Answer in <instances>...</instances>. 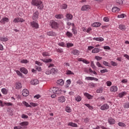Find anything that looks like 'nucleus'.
<instances>
[{
  "mask_svg": "<svg viewBox=\"0 0 129 129\" xmlns=\"http://www.w3.org/2000/svg\"><path fill=\"white\" fill-rule=\"evenodd\" d=\"M72 32H73L74 34H75V35H77V30H76L75 29V27H73V28H72Z\"/></svg>",
  "mask_w": 129,
  "mask_h": 129,
  "instance_id": "nucleus-51",
  "label": "nucleus"
},
{
  "mask_svg": "<svg viewBox=\"0 0 129 129\" xmlns=\"http://www.w3.org/2000/svg\"><path fill=\"white\" fill-rule=\"evenodd\" d=\"M23 104H24V105H25V106H26V107H31V105H30L29 104V103H28L26 101H23Z\"/></svg>",
  "mask_w": 129,
  "mask_h": 129,
  "instance_id": "nucleus-36",
  "label": "nucleus"
},
{
  "mask_svg": "<svg viewBox=\"0 0 129 129\" xmlns=\"http://www.w3.org/2000/svg\"><path fill=\"white\" fill-rule=\"evenodd\" d=\"M68 7V5H67V4H63L61 6V9H63V10H66V9H67Z\"/></svg>",
  "mask_w": 129,
  "mask_h": 129,
  "instance_id": "nucleus-47",
  "label": "nucleus"
},
{
  "mask_svg": "<svg viewBox=\"0 0 129 129\" xmlns=\"http://www.w3.org/2000/svg\"><path fill=\"white\" fill-rule=\"evenodd\" d=\"M118 125H119V126H121V127H125V126H126V125H125V123L122 122H118Z\"/></svg>",
  "mask_w": 129,
  "mask_h": 129,
  "instance_id": "nucleus-29",
  "label": "nucleus"
},
{
  "mask_svg": "<svg viewBox=\"0 0 129 129\" xmlns=\"http://www.w3.org/2000/svg\"><path fill=\"white\" fill-rule=\"evenodd\" d=\"M82 62L85 63V64H89L90 63V62L86 59H82Z\"/></svg>",
  "mask_w": 129,
  "mask_h": 129,
  "instance_id": "nucleus-55",
  "label": "nucleus"
},
{
  "mask_svg": "<svg viewBox=\"0 0 129 129\" xmlns=\"http://www.w3.org/2000/svg\"><path fill=\"white\" fill-rule=\"evenodd\" d=\"M30 83L32 85H37L39 83V81L37 79H34L31 81Z\"/></svg>",
  "mask_w": 129,
  "mask_h": 129,
  "instance_id": "nucleus-17",
  "label": "nucleus"
},
{
  "mask_svg": "<svg viewBox=\"0 0 129 129\" xmlns=\"http://www.w3.org/2000/svg\"><path fill=\"white\" fill-rule=\"evenodd\" d=\"M103 65H105V66H108V62L107 61H103Z\"/></svg>",
  "mask_w": 129,
  "mask_h": 129,
  "instance_id": "nucleus-64",
  "label": "nucleus"
},
{
  "mask_svg": "<svg viewBox=\"0 0 129 129\" xmlns=\"http://www.w3.org/2000/svg\"><path fill=\"white\" fill-rule=\"evenodd\" d=\"M107 86H111L112 83L110 81L106 82Z\"/></svg>",
  "mask_w": 129,
  "mask_h": 129,
  "instance_id": "nucleus-62",
  "label": "nucleus"
},
{
  "mask_svg": "<svg viewBox=\"0 0 129 129\" xmlns=\"http://www.w3.org/2000/svg\"><path fill=\"white\" fill-rule=\"evenodd\" d=\"M124 108H129V102L125 103L123 105Z\"/></svg>",
  "mask_w": 129,
  "mask_h": 129,
  "instance_id": "nucleus-56",
  "label": "nucleus"
},
{
  "mask_svg": "<svg viewBox=\"0 0 129 129\" xmlns=\"http://www.w3.org/2000/svg\"><path fill=\"white\" fill-rule=\"evenodd\" d=\"M103 91V89L102 88H99L97 90L96 92L97 93H102Z\"/></svg>",
  "mask_w": 129,
  "mask_h": 129,
  "instance_id": "nucleus-46",
  "label": "nucleus"
},
{
  "mask_svg": "<svg viewBox=\"0 0 129 129\" xmlns=\"http://www.w3.org/2000/svg\"><path fill=\"white\" fill-rule=\"evenodd\" d=\"M1 91L3 94H8V90L6 88L2 89Z\"/></svg>",
  "mask_w": 129,
  "mask_h": 129,
  "instance_id": "nucleus-31",
  "label": "nucleus"
},
{
  "mask_svg": "<svg viewBox=\"0 0 129 129\" xmlns=\"http://www.w3.org/2000/svg\"><path fill=\"white\" fill-rule=\"evenodd\" d=\"M99 52H100V49L97 48H95L92 50L93 54H96L97 53H99Z\"/></svg>",
  "mask_w": 129,
  "mask_h": 129,
  "instance_id": "nucleus-18",
  "label": "nucleus"
},
{
  "mask_svg": "<svg viewBox=\"0 0 129 129\" xmlns=\"http://www.w3.org/2000/svg\"><path fill=\"white\" fill-rule=\"evenodd\" d=\"M31 106H33L34 107H36V106H38V104L31 102L30 103Z\"/></svg>",
  "mask_w": 129,
  "mask_h": 129,
  "instance_id": "nucleus-53",
  "label": "nucleus"
},
{
  "mask_svg": "<svg viewBox=\"0 0 129 129\" xmlns=\"http://www.w3.org/2000/svg\"><path fill=\"white\" fill-rule=\"evenodd\" d=\"M57 84H59V85H64V81H63V80H58L57 81Z\"/></svg>",
  "mask_w": 129,
  "mask_h": 129,
  "instance_id": "nucleus-28",
  "label": "nucleus"
},
{
  "mask_svg": "<svg viewBox=\"0 0 129 129\" xmlns=\"http://www.w3.org/2000/svg\"><path fill=\"white\" fill-rule=\"evenodd\" d=\"M72 53L74 55H79V50L77 49H74L72 51Z\"/></svg>",
  "mask_w": 129,
  "mask_h": 129,
  "instance_id": "nucleus-27",
  "label": "nucleus"
},
{
  "mask_svg": "<svg viewBox=\"0 0 129 129\" xmlns=\"http://www.w3.org/2000/svg\"><path fill=\"white\" fill-rule=\"evenodd\" d=\"M49 94L52 95L54 94V92L53 91V89L52 88H50L49 90Z\"/></svg>",
  "mask_w": 129,
  "mask_h": 129,
  "instance_id": "nucleus-57",
  "label": "nucleus"
},
{
  "mask_svg": "<svg viewBox=\"0 0 129 129\" xmlns=\"http://www.w3.org/2000/svg\"><path fill=\"white\" fill-rule=\"evenodd\" d=\"M118 89L116 86H112L110 88V91L111 92H116Z\"/></svg>",
  "mask_w": 129,
  "mask_h": 129,
  "instance_id": "nucleus-9",
  "label": "nucleus"
},
{
  "mask_svg": "<svg viewBox=\"0 0 129 129\" xmlns=\"http://www.w3.org/2000/svg\"><path fill=\"white\" fill-rule=\"evenodd\" d=\"M93 40L98 42H103V41H104V39L102 37H95L93 38Z\"/></svg>",
  "mask_w": 129,
  "mask_h": 129,
  "instance_id": "nucleus-15",
  "label": "nucleus"
},
{
  "mask_svg": "<svg viewBox=\"0 0 129 129\" xmlns=\"http://www.w3.org/2000/svg\"><path fill=\"white\" fill-rule=\"evenodd\" d=\"M31 27L34 29H39V24L35 21L31 22Z\"/></svg>",
  "mask_w": 129,
  "mask_h": 129,
  "instance_id": "nucleus-4",
  "label": "nucleus"
},
{
  "mask_svg": "<svg viewBox=\"0 0 129 129\" xmlns=\"http://www.w3.org/2000/svg\"><path fill=\"white\" fill-rule=\"evenodd\" d=\"M90 6L89 5H84L81 8V11H89Z\"/></svg>",
  "mask_w": 129,
  "mask_h": 129,
  "instance_id": "nucleus-12",
  "label": "nucleus"
},
{
  "mask_svg": "<svg viewBox=\"0 0 129 129\" xmlns=\"http://www.w3.org/2000/svg\"><path fill=\"white\" fill-rule=\"evenodd\" d=\"M126 95V92H122L119 93L118 96H119V97H120V98H121L122 97H123V96H124V95Z\"/></svg>",
  "mask_w": 129,
  "mask_h": 129,
  "instance_id": "nucleus-25",
  "label": "nucleus"
},
{
  "mask_svg": "<svg viewBox=\"0 0 129 129\" xmlns=\"http://www.w3.org/2000/svg\"><path fill=\"white\" fill-rule=\"evenodd\" d=\"M25 22V20L21 18H16L13 20L14 23H23Z\"/></svg>",
  "mask_w": 129,
  "mask_h": 129,
  "instance_id": "nucleus-3",
  "label": "nucleus"
},
{
  "mask_svg": "<svg viewBox=\"0 0 129 129\" xmlns=\"http://www.w3.org/2000/svg\"><path fill=\"white\" fill-rule=\"evenodd\" d=\"M58 46H60V47H65L66 45L64 42H60L58 43Z\"/></svg>",
  "mask_w": 129,
  "mask_h": 129,
  "instance_id": "nucleus-49",
  "label": "nucleus"
},
{
  "mask_svg": "<svg viewBox=\"0 0 129 129\" xmlns=\"http://www.w3.org/2000/svg\"><path fill=\"white\" fill-rule=\"evenodd\" d=\"M49 25L51 26L52 29H58V28H59V23L54 20H50Z\"/></svg>",
  "mask_w": 129,
  "mask_h": 129,
  "instance_id": "nucleus-2",
  "label": "nucleus"
},
{
  "mask_svg": "<svg viewBox=\"0 0 129 129\" xmlns=\"http://www.w3.org/2000/svg\"><path fill=\"white\" fill-rule=\"evenodd\" d=\"M126 17V15L124 14H122L120 15H118L117 18H121V19H123Z\"/></svg>",
  "mask_w": 129,
  "mask_h": 129,
  "instance_id": "nucleus-35",
  "label": "nucleus"
},
{
  "mask_svg": "<svg viewBox=\"0 0 129 129\" xmlns=\"http://www.w3.org/2000/svg\"><path fill=\"white\" fill-rule=\"evenodd\" d=\"M68 125H69V126H72L73 127H78V125L76 123L73 122H70Z\"/></svg>",
  "mask_w": 129,
  "mask_h": 129,
  "instance_id": "nucleus-19",
  "label": "nucleus"
},
{
  "mask_svg": "<svg viewBox=\"0 0 129 129\" xmlns=\"http://www.w3.org/2000/svg\"><path fill=\"white\" fill-rule=\"evenodd\" d=\"M119 29L121 30V31H123L124 30H125V26L124 25H119Z\"/></svg>",
  "mask_w": 129,
  "mask_h": 129,
  "instance_id": "nucleus-34",
  "label": "nucleus"
},
{
  "mask_svg": "<svg viewBox=\"0 0 129 129\" xmlns=\"http://www.w3.org/2000/svg\"><path fill=\"white\" fill-rule=\"evenodd\" d=\"M103 21L104 22H109V19L108 17H104Z\"/></svg>",
  "mask_w": 129,
  "mask_h": 129,
  "instance_id": "nucleus-60",
  "label": "nucleus"
},
{
  "mask_svg": "<svg viewBox=\"0 0 129 129\" xmlns=\"http://www.w3.org/2000/svg\"><path fill=\"white\" fill-rule=\"evenodd\" d=\"M65 100H66V99H65V97L64 96L59 97L57 99V101L58 102H60L61 103H63V102H65Z\"/></svg>",
  "mask_w": 129,
  "mask_h": 129,
  "instance_id": "nucleus-11",
  "label": "nucleus"
},
{
  "mask_svg": "<svg viewBox=\"0 0 129 129\" xmlns=\"http://www.w3.org/2000/svg\"><path fill=\"white\" fill-rule=\"evenodd\" d=\"M66 17L68 20H72V18H73V16L71 14H67Z\"/></svg>",
  "mask_w": 129,
  "mask_h": 129,
  "instance_id": "nucleus-26",
  "label": "nucleus"
},
{
  "mask_svg": "<svg viewBox=\"0 0 129 129\" xmlns=\"http://www.w3.org/2000/svg\"><path fill=\"white\" fill-rule=\"evenodd\" d=\"M47 35L48 36H55V32H53L52 31H48L47 32Z\"/></svg>",
  "mask_w": 129,
  "mask_h": 129,
  "instance_id": "nucleus-32",
  "label": "nucleus"
},
{
  "mask_svg": "<svg viewBox=\"0 0 129 129\" xmlns=\"http://www.w3.org/2000/svg\"><path fill=\"white\" fill-rule=\"evenodd\" d=\"M20 125L24 126V125H28L29 124V122L28 121H23L20 123Z\"/></svg>",
  "mask_w": 129,
  "mask_h": 129,
  "instance_id": "nucleus-33",
  "label": "nucleus"
},
{
  "mask_svg": "<svg viewBox=\"0 0 129 129\" xmlns=\"http://www.w3.org/2000/svg\"><path fill=\"white\" fill-rule=\"evenodd\" d=\"M23 87V86L22 85V84L19 82H17L15 84V88L16 89H21Z\"/></svg>",
  "mask_w": 129,
  "mask_h": 129,
  "instance_id": "nucleus-14",
  "label": "nucleus"
},
{
  "mask_svg": "<svg viewBox=\"0 0 129 129\" xmlns=\"http://www.w3.org/2000/svg\"><path fill=\"white\" fill-rule=\"evenodd\" d=\"M38 16H39V12L37 11H36L33 14V16L32 17L33 20H34V21H36V20H37Z\"/></svg>",
  "mask_w": 129,
  "mask_h": 129,
  "instance_id": "nucleus-13",
  "label": "nucleus"
},
{
  "mask_svg": "<svg viewBox=\"0 0 129 129\" xmlns=\"http://www.w3.org/2000/svg\"><path fill=\"white\" fill-rule=\"evenodd\" d=\"M4 104H5L6 105H8V106H12V105H13V103H4Z\"/></svg>",
  "mask_w": 129,
  "mask_h": 129,
  "instance_id": "nucleus-61",
  "label": "nucleus"
},
{
  "mask_svg": "<svg viewBox=\"0 0 129 129\" xmlns=\"http://www.w3.org/2000/svg\"><path fill=\"white\" fill-rule=\"evenodd\" d=\"M22 95L25 97L29 95V90L27 89H24L22 91Z\"/></svg>",
  "mask_w": 129,
  "mask_h": 129,
  "instance_id": "nucleus-10",
  "label": "nucleus"
},
{
  "mask_svg": "<svg viewBox=\"0 0 129 129\" xmlns=\"http://www.w3.org/2000/svg\"><path fill=\"white\" fill-rule=\"evenodd\" d=\"M43 62H44V63H51L52 62V59L49 58V59H41Z\"/></svg>",
  "mask_w": 129,
  "mask_h": 129,
  "instance_id": "nucleus-23",
  "label": "nucleus"
},
{
  "mask_svg": "<svg viewBox=\"0 0 129 129\" xmlns=\"http://www.w3.org/2000/svg\"><path fill=\"white\" fill-rule=\"evenodd\" d=\"M16 72L19 76H20V77H23V74H22L19 71H16Z\"/></svg>",
  "mask_w": 129,
  "mask_h": 129,
  "instance_id": "nucleus-48",
  "label": "nucleus"
},
{
  "mask_svg": "<svg viewBox=\"0 0 129 129\" xmlns=\"http://www.w3.org/2000/svg\"><path fill=\"white\" fill-rule=\"evenodd\" d=\"M42 55L43 57H47L48 56H50V54L48 53V52H45L42 53Z\"/></svg>",
  "mask_w": 129,
  "mask_h": 129,
  "instance_id": "nucleus-42",
  "label": "nucleus"
},
{
  "mask_svg": "<svg viewBox=\"0 0 129 129\" xmlns=\"http://www.w3.org/2000/svg\"><path fill=\"white\" fill-rule=\"evenodd\" d=\"M108 121L110 124H114L115 123V120L111 117L108 118Z\"/></svg>",
  "mask_w": 129,
  "mask_h": 129,
  "instance_id": "nucleus-16",
  "label": "nucleus"
},
{
  "mask_svg": "<svg viewBox=\"0 0 129 129\" xmlns=\"http://www.w3.org/2000/svg\"><path fill=\"white\" fill-rule=\"evenodd\" d=\"M111 64L112 65V66H116V65H117V64L116 63V62H114V61H111Z\"/></svg>",
  "mask_w": 129,
  "mask_h": 129,
  "instance_id": "nucleus-63",
  "label": "nucleus"
},
{
  "mask_svg": "<svg viewBox=\"0 0 129 129\" xmlns=\"http://www.w3.org/2000/svg\"><path fill=\"white\" fill-rule=\"evenodd\" d=\"M66 35H67V37H69V38H72V37L73 36V34H72V33H71L69 31L67 32Z\"/></svg>",
  "mask_w": 129,
  "mask_h": 129,
  "instance_id": "nucleus-30",
  "label": "nucleus"
},
{
  "mask_svg": "<svg viewBox=\"0 0 129 129\" xmlns=\"http://www.w3.org/2000/svg\"><path fill=\"white\" fill-rule=\"evenodd\" d=\"M85 80H88V81L91 80V81H92V80H93V77H87L85 78Z\"/></svg>",
  "mask_w": 129,
  "mask_h": 129,
  "instance_id": "nucleus-50",
  "label": "nucleus"
},
{
  "mask_svg": "<svg viewBox=\"0 0 129 129\" xmlns=\"http://www.w3.org/2000/svg\"><path fill=\"white\" fill-rule=\"evenodd\" d=\"M66 111H67V112H71V108H70V107L67 106L66 107Z\"/></svg>",
  "mask_w": 129,
  "mask_h": 129,
  "instance_id": "nucleus-39",
  "label": "nucleus"
},
{
  "mask_svg": "<svg viewBox=\"0 0 129 129\" xmlns=\"http://www.w3.org/2000/svg\"><path fill=\"white\" fill-rule=\"evenodd\" d=\"M101 73H105L106 72H108V70L107 69H104L100 71Z\"/></svg>",
  "mask_w": 129,
  "mask_h": 129,
  "instance_id": "nucleus-59",
  "label": "nucleus"
},
{
  "mask_svg": "<svg viewBox=\"0 0 129 129\" xmlns=\"http://www.w3.org/2000/svg\"><path fill=\"white\" fill-rule=\"evenodd\" d=\"M55 94H61L62 90L58 87H54Z\"/></svg>",
  "mask_w": 129,
  "mask_h": 129,
  "instance_id": "nucleus-6",
  "label": "nucleus"
},
{
  "mask_svg": "<svg viewBox=\"0 0 129 129\" xmlns=\"http://www.w3.org/2000/svg\"><path fill=\"white\" fill-rule=\"evenodd\" d=\"M21 62L24 64H28V63H29V60L27 59H22L21 60Z\"/></svg>",
  "mask_w": 129,
  "mask_h": 129,
  "instance_id": "nucleus-41",
  "label": "nucleus"
},
{
  "mask_svg": "<svg viewBox=\"0 0 129 129\" xmlns=\"http://www.w3.org/2000/svg\"><path fill=\"white\" fill-rule=\"evenodd\" d=\"M55 18H56V19H62V18H63V15L61 14L56 15Z\"/></svg>",
  "mask_w": 129,
  "mask_h": 129,
  "instance_id": "nucleus-37",
  "label": "nucleus"
},
{
  "mask_svg": "<svg viewBox=\"0 0 129 129\" xmlns=\"http://www.w3.org/2000/svg\"><path fill=\"white\" fill-rule=\"evenodd\" d=\"M92 27L95 28H98V27H100L101 26V23L99 22H95L92 25Z\"/></svg>",
  "mask_w": 129,
  "mask_h": 129,
  "instance_id": "nucleus-20",
  "label": "nucleus"
},
{
  "mask_svg": "<svg viewBox=\"0 0 129 129\" xmlns=\"http://www.w3.org/2000/svg\"><path fill=\"white\" fill-rule=\"evenodd\" d=\"M116 2L117 4H118L119 5H122L123 0H116Z\"/></svg>",
  "mask_w": 129,
  "mask_h": 129,
  "instance_id": "nucleus-52",
  "label": "nucleus"
},
{
  "mask_svg": "<svg viewBox=\"0 0 129 129\" xmlns=\"http://www.w3.org/2000/svg\"><path fill=\"white\" fill-rule=\"evenodd\" d=\"M91 67H92L93 69H95V68H96L95 64H94V62L93 61L91 62Z\"/></svg>",
  "mask_w": 129,
  "mask_h": 129,
  "instance_id": "nucleus-44",
  "label": "nucleus"
},
{
  "mask_svg": "<svg viewBox=\"0 0 129 129\" xmlns=\"http://www.w3.org/2000/svg\"><path fill=\"white\" fill-rule=\"evenodd\" d=\"M84 95L88 98V99H92L93 96L89 94L88 93H86L84 94Z\"/></svg>",
  "mask_w": 129,
  "mask_h": 129,
  "instance_id": "nucleus-24",
  "label": "nucleus"
},
{
  "mask_svg": "<svg viewBox=\"0 0 129 129\" xmlns=\"http://www.w3.org/2000/svg\"><path fill=\"white\" fill-rule=\"evenodd\" d=\"M75 100L76 101H77V102H79L80 101H81L82 98H81V97L80 95H77L75 97Z\"/></svg>",
  "mask_w": 129,
  "mask_h": 129,
  "instance_id": "nucleus-22",
  "label": "nucleus"
},
{
  "mask_svg": "<svg viewBox=\"0 0 129 129\" xmlns=\"http://www.w3.org/2000/svg\"><path fill=\"white\" fill-rule=\"evenodd\" d=\"M70 84H71V80H68L67 81V85H66L67 88H68V87H69V85H70Z\"/></svg>",
  "mask_w": 129,
  "mask_h": 129,
  "instance_id": "nucleus-40",
  "label": "nucleus"
},
{
  "mask_svg": "<svg viewBox=\"0 0 129 129\" xmlns=\"http://www.w3.org/2000/svg\"><path fill=\"white\" fill-rule=\"evenodd\" d=\"M100 109L101 110H107V109H109V105L107 104H104L101 106Z\"/></svg>",
  "mask_w": 129,
  "mask_h": 129,
  "instance_id": "nucleus-5",
  "label": "nucleus"
},
{
  "mask_svg": "<svg viewBox=\"0 0 129 129\" xmlns=\"http://www.w3.org/2000/svg\"><path fill=\"white\" fill-rule=\"evenodd\" d=\"M85 105L86 106H87V107H88V108H89V109H93V107H92V106H90V104H85Z\"/></svg>",
  "mask_w": 129,
  "mask_h": 129,
  "instance_id": "nucleus-54",
  "label": "nucleus"
},
{
  "mask_svg": "<svg viewBox=\"0 0 129 129\" xmlns=\"http://www.w3.org/2000/svg\"><path fill=\"white\" fill-rule=\"evenodd\" d=\"M31 4L33 6L37 7V9L39 10H43V9H44V4H43V2L40 0H32Z\"/></svg>",
  "mask_w": 129,
  "mask_h": 129,
  "instance_id": "nucleus-1",
  "label": "nucleus"
},
{
  "mask_svg": "<svg viewBox=\"0 0 129 129\" xmlns=\"http://www.w3.org/2000/svg\"><path fill=\"white\" fill-rule=\"evenodd\" d=\"M120 11V9H119V8L117 7L114 6L112 8V13H115L116 14H117Z\"/></svg>",
  "mask_w": 129,
  "mask_h": 129,
  "instance_id": "nucleus-7",
  "label": "nucleus"
},
{
  "mask_svg": "<svg viewBox=\"0 0 129 129\" xmlns=\"http://www.w3.org/2000/svg\"><path fill=\"white\" fill-rule=\"evenodd\" d=\"M56 52H57V53H62L63 49L62 48H58L56 50Z\"/></svg>",
  "mask_w": 129,
  "mask_h": 129,
  "instance_id": "nucleus-58",
  "label": "nucleus"
},
{
  "mask_svg": "<svg viewBox=\"0 0 129 129\" xmlns=\"http://www.w3.org/2000/svg\"><path fill=\"white\" fill-rule=\"evenodd\" d=\"M0 23L1 24H3V25H5L6 23H9V18L7 17H4L3 18L1 21Z\"/></svg>",
  "mask_w": 129,
  "mask_h": 129,
  "instance_id": "nucleus-8",
  "label": "nucleus"
},
{
  "mask_svg": "<svg viewBox=\"0 0 129 129\" xmlns=\"http://www.w3.org/2000/svg\"><path fill=\"white\" fill-rule=\"evenodd\" d=\"M95 59H96V60H97V61H99L100 60H102V57L99 56H95Z\"/></svg>",
  "mask_w": 129,
  "mask_h": 129,
  "instance_id": "nucleus-43",
  "label": "nucleus"
},
{
  "mask_svg": "<svg viewBox=\"0 0 129 129\" xmlns=\"http://www.w3.org/2000/svg\"><path fill=\"white\" fill-rule=\"evenodd\" d=\"M20 71L22 73H24V74H28V70H27L25 68H21Z\"/></svg>",
  "mask_w": 129,
  "mask_h": 129,
  "instance_id": "nucleus-21",
  "label": "nucleus"
},
{
  "mask_svg": "<svg viewBox=\"0 0 129 129\" xmlns=\"http://www.w3.org/2000/svg\"><path fill=\"white\" fill-rule=\"evenodd\" d=\"M74 46V44L73 43L68 42L67 43V48H70V47H73Z\"/></svg>",
  "mask_w": 129,
  "mask_h": 129,
  "instance_id": "nucleus-38",
  "label": "nucleus"
},
{
  "mask_svg": "<svg viewBox=\"0 0 129 129\" xmlns=\"http://www.w3.org/2000/svg\"><path fill=\"white\" fill-rule=\"evenodd\" d=\"M74 75V73L72 72L71 71H67V75Z\"/></svg>",
  "mask_w": 129,
  "mask_h": 129,
  "instance_id": "nucleus-45",
  "label": "nucleus"
}]
</instances>
